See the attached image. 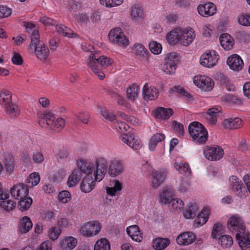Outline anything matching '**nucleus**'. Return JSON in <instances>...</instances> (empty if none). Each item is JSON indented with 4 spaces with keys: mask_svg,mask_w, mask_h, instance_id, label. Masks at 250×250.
Returning a JSON list of instances; mask_svg holds the SVG:
<instances>
[{
    "mask_svg": "<svg viewBox=\"0 0 250 250\" xmlns=\"http://www.w3.org/2000/svg\"><path fill=\"white\" fill-rule=\"evenodd\" d=\"M32 159L34 163L41 164L44 160V156L42 152L35 151L33 153Z\"/></svg>",
    "mask_w": 250,
    "mask_h": 250,
    "instance_id": "774afa93",
    "label": "nucleus"
},
{
    "mask_svg": "<svg viewBox=\"0 0 250 250\" xmlns=\"http://www.w3.org/2000/svg\"><path fill=\"white\" fill-rule=\"evenodd\" d=\"M77 168L81 171V174H85V176H94V164L90 161L84 159H80L76 162Z\"/></svg>",
    "mask_w": 250,
    "mask_h": 250,
    "instance_id": "4468645a",
    "label": "nucleus"
},
{
    "mask_svg": "<svg viewBox=\"0 0 250 250\" xmlns=\"http://www.w3.org/2000/svg\"><path fill=\"white\" fill-rule=\"evenodd\" d=\"M221 110L222 108L220 106L210 108L208 110L206 114V117L210 124L212 125L216 124L217 119L222 115Z\"/></svg>",
    "mask_w": 250,
    "mask_h": 250,
    "instance_id": "5701e85b",
    "label": "nucleus"
},
{
    "mask_svg": "<svg viewBox=\"0 0 250 250\" xmlns=\"http://www.w3.org/2000/svg\"><path fill=\"white\" fill-rule=\"evenodd\" d=\"M99 61L100 65L103 67H107L113 63L112 59L105 56H100L99 55Z\"/></svg>",
    "mask_w": 250,
    "mask_h": 250,
    "instance_id": "13d9d810",
    "label": "nucleus"
},
{
    "mask_svg": "<svg viewBox=\"0 0 250 250\" xmlns=\"http://www.w3.org/2000/svg\"><path fill=\"white\" fill-rule=\"evenodd\" d=\"M205 157L210 161H217L221 159L224 156L223 149L219 146L210 147L207 146L204 150Z\"/></svg>",
    "mask_w": 250,
    "mask_h": 250,
    "instance_id": "dca6fc26",
    "label": "nucleus"
},
{
    "mask_svg": "<svg viewBox=\"0 0 250 250\" xmlns=\"http://www.w3.org/2000/svg\"><path fill=\"white\" fill-rule=\"evenodd\" d=\"M170 244V241L167 238L157 237L153 239L152 246L155 250H164Z\"/></svg>",
    "mask_w": 250,
    "mask_h": 250,
    "instance_id": "f704fd0d",
    "label": "nucleus"
},
{
    "mask_svg": "<svg viewBox=\"0 0 250 250\" xmlns=\"http://www.w3.org/2000/svg\"><path fill=\"white\" fill-rule=\"evenodd\" d=\"M167 171L165 169L153 171L151 174V187L155 189L158 188L165 181Z\"/></svg>",
    "mask_w": 250,
    "mask_h": 250,
    "instance_id": "2eb2a0df",
    "label": "nucleus"
},
{
    "mask_svg": "<svg viewBox=\"0 0 250 250\" xmlns=\"http://www.w3.org/2000/svg\"><path fill=\"white\" fill-rule=\"evenodd\" d=\"M58 197L59 201L62 203H66L71 199L70 193L67 190H63L60 192Z\"/></svg>",
    "mask_w": 250,
    "mask_h": 250,
    "instance_id": "052dcab7",
    "label": "nucleus"
},
{
    "mask_svg": "<svg viewBox=\"0 0 250 250\" xmlns=\"http://www.w3.org/2000/svg\"><path fill=\"white\" fill-rule=\"evenodd\" d=\"M178 62V57L176 53L172 52L167 54L164 60V71L167 74L174 73Z\"/></svg>",
    "mask_w": 250,
    "mask_h": 250,
    "instance_id": "9b49d317",
    "label": "nucleus"
},
{
    "mask_svg": "<svg viewBox=\"0 0 250 250\" xmlns=\"http://www.w3.org/2000/svg\"><path fill=\"white\" fill-rule=\"evenodd\" d=\"M195 236L191 232H185L179 235L176 239L177 243L180 245H188L195 240Z\"/></svg>",
    "mask_w": 250,
    "mask_h": 250,
    "instance_id": "c85d7f7f",
    "label": "nucleus"
},
{
    "mask_svg": "<svg viewBox=\"0 0 250 250\" xmlns=\"http://www.w3.org/2000/svg\"><path fill=\"white\" fill-rule=\"evenodd\" d=\"M140 87L136 84L129 85L126 89L127 98L131 101H135L139 95Z\"/></svg>",
    "mask_w": 250,
    "mask_h": 250,
    "instance_id": "58836bf2",
    "label": "nucleus"
},
{
    "mask_svg": "<svg viewBox=\"0 0 250 250\" xmlns=\"http://www.w3.org/2000/svg\"><path fill=\"white\" fill-rule=\"evenodd\" d=\"M32 222L28 216H25L19 221L18 228L21 233H26L32 228Z\"/></svg>",
    "mask_w": 250,
    "mask_h": 250,
    "instance_id": "2f4dec72",
    "label": "nucleus"
},
{
    "mask_svg": "<svg viewBox=\"0 0 250 250\" xmlns=\"http://www.w3.org/2000/svg\"><path fill=\"white\" fill-rule=\"evenodd\" d=\"M196 37L195 32L191 28H176L168 32L166 36L167 41L170 44L179 43L184 46H188Z\"/></svg>",
    "mask_w": 250,
    "mask_h": 250,
    "instance_id": "f257e3e1",
    "label": "nucleus"
},
{
    "mask_svg": "<svg viewBox=\"0 0 250 250\" xmlns=\"http://www.w3.org/2000/svg\"><path fill=\"white\" fill-rule=\"evenodd\" d=\"M133 51L135 54L147 63H149L151 62L150 57L148 56V52L143 44H135L133 47Z\"/></svg>",
    "mask_w": 250,
    "mask_h": 250,
    "instance_id": "412c9836",
    "label": "nucleus"
},
{
    "mask_svg": "<svg viewBox=\"0 0 250 250\" xmlns=\"http://www.w3.org/2000/svg\"><path fill=\"white\" fill-rule=\"evenodd\" d=\"M110 243L108 239L102 238L98 240L94 244V250H110Z\"/></svg>",
    "mask_w": 250,
    "mask_h": 250,
    "instance_id": "a19ab883",
    "label": "nucleus"
},
{
    "mask_svg": "<svg viewBox=\"0 0 250 250\" xmlns=\"http://www.w3.org/2000/svg\"><path fill=\"white\" fill-rule=\"evenodd\" d=\"M40 176L38 173L33 172L29 175L25 181V183L28 187L36 186L40 182Z\"/></svg>",
    "mask_w": 250,
    "mask_h": 250,
    "instance_id": "37998d69",
    "label": "nucleus"
},
{
    "mask_svg": "<svg viewBox=\"0 0 250 250\" xmlns=\"http://www.w3.org/2000/svg\"><path fill=\"white\" fill-rule=\"evenodd\" d=\"M120 139L133 149H139L142 146L141 141L133 132L122 134Z\"/></svg>",
    "mask_w": 250,
    "mask_h": 250,
    "instance_id": "f8f14e48",
    "label": "nucleus"
},
{
    "mask_svg": "<svg viewBox=\"0 0 250 250\" xmlns=\"http://www.w3.org/2000/svg\"><path fill=\"white\" fill-rule=\"evenodd\" d=\"M198 209L199 208L197 204H190L184 211V216L187 219H191L196 215Z\"/></svg>",
    "mask_w": 250,
    "mask_h": 250,
    "instance_id": "ea45409f",
    "label": "nucleus"
},
{
    "mask_svg": "<svg viewBox=\"0 0 250 250\" xmlns=\"http://www.w3.org/2000/svg\"><path fill=\"white\" fill-rule=\"evenodd\" d=\"M94 176H85L80 185L81 190L84 193L90 192L95 186Z\"/></svg>",
    "mask_w": 250,
    "mask_h": 250,
    "instance_id": "393cba45",
    "label": "nucleus"
},
{
    "mask_svg": "<svg viewBox=\"0 0 250 250\" xmlns=\"http://www.w3.org/2000/svg\"><path fill=\"white\" fill-rule=\"evenodd\" d=\"M78 243L76 238L73 236H64L61 238L60 245L62 250H72Z\"/></svg>",
    "mask_w": 250,
    "mask_h": 250,
    "instance_id": "6ab92c4d",
    "label": "nucleus"
},
{
    "mask_svg": "<svg viewBox=\"0 0 250 250\" xmlns=\"http://www.w3.org/2000/svg\"><path fill=\"white\" fill-rule=\"evenodd\" d=\"M113 125L116 129L120 132H124L125 131H126L128 127V125L125 122H119L116 120L114 121Z\"/></svg>",
    "mask_w": 250,
    "mask_h": 250,
    "instance_id": "0e129e2a",
    "label": "nucleus"
},
{
    "mask_svg": "<svg viewBox=\"0 0 250 250\" xmlns=\"http://www.w3.org/2000/svg\"><path fill=\"white\" fill-rule=\"evenodd\" d=\"M31 43L30 44V47L31 49L34 46H36L37 45L42 43L40 42V35L38 31L37 30L34 29L32 32L31 36Z\"/></svg>",
    "mask_w": 250,
    "mask_h": 250,
    "instance_id": "6e6d98bb",
    "label": "nucleus"
},
{
    "mask_svg": "<svg viewBox=\"0 0 250 250\" xmlns=\"http://www.w3.org/2000/svg\"><path fill=\"white\" fill-rule=\"evenodd\" d=\"M174 167L176 170L185 176H188L191 174V170L189 165L187 163L175 162Z\"/></svg>",
    "mask_w": 250,
    "mask_h": 250,
    "instance_id": "e433bc0d",
    "label": "nucleus"
},
{
    "mask_svg": "<svg viewBox=\"0 0 250 250\" xmlns=\"http://www.w3.org/2000/svg\"><path fill=\"white\" fill-rule=\"evenodd\" d=\"M126 232L131 239L136 242L140 243L143 240L142 233L137 225H132L126 228Z\"/></svg>",
    "mask_w": 250,
    "mask_h": 250,
    "instance_id": "b1692460",
    "label": "nucleus"
},
{
    "mask_svg": "<svg viewBox=\"0 0 250 250\" xmlns=\"http://www.w3.org/2000/svg\"><path fill=\"white\" fill-rule=\"evenodd\" d=\"M132 21L136 23H140L144 18V12L141 7L138 5H134L130 10Z\"/></svg>",
    "mask_w": 250,
    "mask_h": 250,
    "instance_id": "bb28decb",
    "label": "nucleus"
},
{
    "mask_svg": "<svg viewBox=\"0 0 250 250\" xmlns=\"http://www.w3.org/2000/svg\"><path fill=\"white\" fill-rule=\"evenodd\" d=\"M101 224L97 220L82 223L79 228L80 234L84 237L90 238L97 235L102 229Z\"/></svg>",
    "mask_w": 250,
    "mask_h": 250,
    "instance_id": "7ed1b4c3",
    "label": "nucleus"
},
{
    "mask_svg": "<svg viewBox=\"0 0 250 250\" xmlns=\"http://www.w3.org/2000/svg\"><path fill=\"white\" fill-rule=\"evenodd\" d=\"M173 196V191L171 188H165L160 192L158 200L161 205H166Z\"/></svg>",
    "mask_w": 250,
    "mask_h": 250,
    "instance_id": "c756f323",
    "label": "nucleus"
},
{
    "mask_svg": "<svg viewBox=\"0 0 250 250\" xmlns=\"http://www.w3.org/2000/svg\"><path fill=\"white\" fill-rule=\"evenodd\" d=\"M124 171V166L122 160L118 158L111 159L108 163L107 173L111 177H116Z\"/></svg>",
    "mask_w": 250,
    "mask_h": 250,
    "instance_id": "1a4fd4ad",
    "label": "nucleus"
},
{
    "mask_svg": "<svg viewBox=\"0 0 250 250\" xmlns=\"http://www.w3.org/2000/svg\"><path fill=\"white\" fill-rule=\"evenodd\" d=\"M4 107L7 114L13 117H15L20 114V110L17 105L10 104Z\"/></svg>",
    "mask_w": 250,
    "mask_h": 250,
    "instance_id": "603ef678",
    "label": "nucleus"
},
{
    "mask_svg": "<svg viewBox=\"0 0 250 250\" xmlns=\"http://www.w3.org/2000/svg\"><path fill=\"white\" fill-rule=\"evenodd\" d=\"M20 199V201L18 204V208L21 211L28 210L32 203V199L30 197Z\"/></svg>",
    "mask_w": 250,
    "mask_h": 250,
    "instance_id": "a18cd8bd",
    "label": "nucleus"
},
{
    "mask_svg": "<svg viewBox=\"0 0 250 250\" xmlns=\"http://www.w3.org/2000/svg\"><path fill=\"white\" fill-rule=\"evenodd\" d=\"M149 47L150 50L154 54H159L162 51V47L161 44L155 41L151 42L149 43Z\"/></svg>",
    "mask_w": 250,
    "mask_h": 250,
    "instance_id": "4d7b16f0",
    "label": "nucleus"
},
{
    "mask_svg": "<svg viewBox=\"0 0 250 250\" xmlns=\"http://www.w3.org/2000/svg\"><path fill=\"white\" fill-rule=\"evenodd\" d=\"M199 14L202 16L208 17L213 15L216 11V6L211 2L199 5L197 7Z\"/></svg>",
    "mask_w": 250,
    "mask_h": 250,
    "instance_id": "a211bd4d",
    "label": "nucleus"
},
{
    "mask_svg": "<svg viewBox=\"0 0 250 250\" xmlns=\"http://www.w3.org/2000/svg\"><path fill=\"white\" fill-rule=\"evenodd\" d=\"M56 29L59 34H62L63 36L73 37L75 34L70 29L62 24L57 25Z\"/></svg>",
    "mask_w": 250,
    "mask_h": 250,
    "instance_id": "de8ad7c7",
    "label": "nucleus"
},
{
    "mask_svg": "<svg viewBox=\"0 0 250 250\" xmlns=\"http://www.w3.org/2000/svg\"><path fill=\"white\" fill-rule=\"evenodd\" d=\"M32 48L34 49L35 55L39 59L42 61H45L47 60L49 51L44 44L42 43Z\"/></svg>",
    "mask_w": 250,
    "mask_h": 250,
    "instance_id": "cd10ccee",
    "label": "nucleus"
},
{
    "mask_svg": "<svg viewBox=\"0 0 250 250\" xmlns=\"http://www.w3.org/2000/svg\"><path fill=\"white\" fill-rule=\"evenodd\" d=\"M101 114L106 120L111 122H114L116 120L115 116L111 112L104 109H101Z\"/></svg>",
    "mask_w": 250,
    "mask_h": 250,
    "instance_id": "e2e57ef3",
    "label": "nucleus"
},
{
    "mask_svg": "<svg viewBox=\"0 0 250 250\" xmlns=\"http://www.w3.org/2000/svg\"><path fill=\"white\" fill-rule=\"evenodd\" d=\"M109 41L122 47H126L129 43L122 30L119 27L111 30L108 34Z\"/></svg>",
    "mask_w": 250,
    "mask_h": 250,
    "instance_id": "20e7f679",
    "label": "nucleus"
},
{
    "mask_svg": "<svg viewBox=\"0 0 250 250\" xmlns=\"http://www.w3.org/2000/svg\"><path fill=\"white\" fill-rule=\"evenodd\" d=\"M227 227L232 232H236V234L244 233L245 231V226L242 217L238 214L231 215L228 220Z\"/></svg>",
    "mask_w": 250,
    "mask_h": 250,
    "instance_id": "39448f33",
    "label": "nucleus"
},
{
    "mask_svg": "<svg viewBox=\"0 0 250 250\" xmlns=\"http://www.w3.org/2000/svg\"><path fill=\"white\" fill-rule=\"evenodd\" d=\"M235 237L239 245L242 250H250V234L245 231L244 233L236 234Z\"/></svg>",
    "mask_w": 250,
    "mask_h": 250,
    "instance_id": "aec40b11",
    "label": "nucleus"
},
{
    "mask_svg": "<svg viewBox=\"0 0 250 250\" xmlns=\"http://www.w3.org/2000/svg\"><path fill=\"white\" fill-rule=\"evenodd\" d=\"M173 128L178 136H182L184 134V128L183 125L176 121L172 123Z\"/></svg>",
    "mask_w": 250,
    "mask_h": 250,
    "instance_id": "69168bd1",
    "label": "nucleus"
},
{
    "mask_svg": "<svg viewBox=\"0 0 250 250\" xmlns=\"http://www.w3.org/2000/svg\"><path fill=\"white\" fill-rule=\"evenodd\" d=\"M219 56L214 50H208L203 53L200 58V63L203 66L212 68L217 64Z\"/></svg>",
    "mask_w": 250,
    "mask_h": 250,
    "instance_id": "0eeeda50",
    "label": "nucleus"
},
{
    "mask_svg": "<svg viewBox=\"0 0 250 250\" xmlns=\"http://www.w3.org/2000/svg\"><path fill=\"white\" fill-rule=\"evenodd\" d=\"M209 215V209L207 208L203 209L194 221L195 227L198 228L205 224L208 220Z\"/></svg>",
    "mask_w": 250,
    "mask_h": 250,
    "instance_id": "c9c22d12",
    "label": "nucleus"
},
{
    "mask_svg": "<svg viewBox=\"0 0 250 250\" xmlns=\"http://www.w3.org/2000/svg\"><path fill=\"white\" fill-rule=\"evenodd\" d=\"M143 95L144 98L146 100H153L158 96V90L154 86H149L147 83H146L143 88Z\"/></svg>",
    "mask_w": 250,
    "mask_h": 250,
    "instance_id": "a878e982",
    "label": "nucleus"
},
{
    "mask_svg": "<svg viewBox=\"0 0 250 250\" xmlns=\"http://www.w3.org/2000/svg\"><path fill=\"white\" fill-rule=\"evenodd\" d=\"M15 162L14 158L10 156H7L4 161V167L6 171L11 173L15 168Z\"/></svg>",
    "mask_w": 250,
    "mask_h": 250,
    "instance_id": "49530a36",
    "label": "nucleus"
},
{
    "mask_svg": "<svg viewBox=\"0 0 250 250\" xmlns=\"http://www.w3.org/2000/svg\"><path fill=\"white\" fill-rule=\"evenodd\" d=\"M172 90L180 94L188 102L190 103L193 102V98L192 96L186 92L182 87L179 86H175L173 88Z\"/></svg>",
    "mask_w": 250,
    "mask_h": 250,
    "instance_id": "09e8293b",
    "label": "nucleus"
},
{
    "mask_svg": "<svg viewBox=\"0 0 250 250\" xmlns=\"http://www.w3.org/2000/svg\"><path fill=\"white\" fill-rule=\"evenodd\" d=\"M169 207L174 210L181 209L184 208V203L182 200L178 198L171 199L169 202Z\"/></svg>",
    "mask_w": 250,
    "mask_h": 250,
    "instance_id": "5fc2aeb1",
    "label": "nucleus"
},
{
    "mask_svg": "<svg viewBox=\"0 0 250 250\" xmlns=\"http://www.w3.org/2000/svg\"><path fill=\"white\" fill-rule=\"evenodd\" d=\"M0 104L4 106L11 104V95L8 90L3 89L0 91Z\"/></svg>",
    "mask_w": 250,
    "mask_h": 250,
    "instance_id": "c03bdc74",
    "label": "nucleus"
},
{
    "mask_svg": "<svg viewBox=\"0 0 250 250\" xmlns=\"http://www.w3.org/2000/svg\"><path fill=\"white\" fill-rule=\"evenodd\" d=\"M99 54L91 53L87 59V65L89 68L92 71L101 79H103L105 75L99 68L100 62L99 61Z\"/></svg>",
    "mask_w": 250,
    "mask_h": 250,
    "instance_id": "ddd939ff",
    "label": "nucleus"
},
{
    "mask_svg": "<svg viewBox=\"0 0 250 250\" xmlns=\"http://www.w3.org/2000/svg\"><path fill=\"white\" fill-rule=\"evenodd\" d=\"M229 186L235 194L240 198H244L248 195V191L241 181L236 176L232 175L229 179Z\"/></svg>",
    "mask_w": 250,
    "mask_h": 250,
    "instance_id": "6e6552de",
    "label": "nucleus"
},
{
    "mask_svg": "<svg viewBox=\"0 0 250 250\" xmlns=\"http://www.w3.org/2000/svg\"><path fill=\"white\" fill-rule=\"evenodd\" d=\"M61 233V229L56 227H51L48 231L49 238L53 241L57 239Z\"/></svg>",
    "mask_w": 250,
    "mask_h": 250,
    "instance_id": "3c124183",
    "label": "nucleus"
},
{
    "mask_svg": "<svg viewBox=\"0 0 250 250\" xmlns=\"http://www.w3.org/2000/svg\"><path fill=\"white\" fill-rule=\"evenodd\" d=\"M16 203L11 200L0 201V207L6 211H10L16 207Z\"/></svg>",
    "mask_w": 250,
    "mask_h": 250,
    "instance_id": "864d4df0",
    "label": "nucleus"
},
{
    "mask_svg": "<svg viewBox=\"0 0 250 250\" xmlns=\"http://www.w3.org/2000/svg\"><path fill=\"white\" fill-rule=\"evenodd\" d=\"M82 175L79 170L75 169L69 176L67 185L69 187L76 186L81 179Z\"/></svg>",
    "mask_w": 250,
    "mask_h": 250,
    "instance_id": "4c0bfd02",
    "label": "nucleus"
},
{
    "mask_svg": "<svg viewBox=\"0 0 250 250\" xmlns=\"http://www.w3.org/2000/svg\"><path fill=\"white\" fill-rule=\"evenodd\" d=\"M173 113V110L170 108H166L160 107L155 110L154 115L158 119L167 120Z\"/></svg>",
    "mask_w": 250,
    "mask_h": 250,
    "instance_id": "473e14b6",
    "label": "nucleus"
},
{
    "mask_svg": "<svg viewBox=\"0 0 250 250\" xmlns=\"http://www.w3.org/2000/svg\"><path fill=\"white\" fill-rule=\"evenodd\" d=\"M219 243L223 248H229L233 244V239L228 235H224L220 236Z\"/></svg>",
    "mask_w": 250,
    "mask_h": 250,
    "instance_id": "8fccbe9b",
    "label": "nucleus"
},
{
    "mask_svg": "<svg viewBox=\"0 0 250 250\" xmlns=\"http://www.w3.org/2000/svg\"><path fill=\"white\" fill-rule=\"evenodd\" d=\"M165 138V135L163 133H156L154 134L150 139L149 143V148L150 150L153 151L157 144L162 142Z\"/></svg>",
    "mask_w": 250,
    "mask_h": 250,
    "instance_id": "79ce46f5",
    "label": "nucleus"
},
{
    "mask_svg": "<svg viewBox=\"0 0 250 250\" xmlns=\"http://www.w3.org/2000/svg\"><path fill=\"white\" fill-rule=\"evenodd\" d=\"M222 47L226 50L231 49L234 44L233 38L227 33L222 34L219 37Z\"/></svg>",
    "mask_w": 250,
    "mask_h": 250,
    "instance_id": "7c9ffc66",
    "label": "nucleus"
},
{
    "mask_svg": "<svg viewBox=\"0 0 250 250\" xmlns=\"http://www.w3.org/2000/svg\"><path fill=\"white\" fill-rule=\"evenodd\" d=\"M193 81L198 87L205 91H210L214 85L213 81L206 75L195 76Z\"/></svg>",
    "mask_w": 250,
    "mask_h": 250,
    "instance_id": "9d476101",
    "label": "nucleus"
},
{
    "mask_svg": "<svg viewBox=\"0 0 250 250\" xmlns=\"http://www.w3.org/2000/svg\"><path fill=\"white\" fill-rule=\"evenodd\" d=\"M101 3L106 7H115L121 5L123 0H100Z\"/></svg>",
    "mask_w": 250,
    "mask_h": 250,
    "instance_id": "bf43d9fd",
    "label": "nucleus"
},
{
    "mask_svg": "<svg viewBox=\"0 0 250 250\" xmlns=\"http://www.w3.org/2000/svg\"><path fill=\"white\" fill-rule=\"evenodd\" d=\"M227 63L231 69L235 71L242 69L244 64L242 59L237 54L229 57L227 60Z\"/></svg>",
    "mask_w": 250,
    "mask_h": 250,
    "instance_id": "4be33fe9",
    "label": "nucleus"
},
{
    "mask_svg": "<svg viewBox=\"0 0 250 250\" xmlns=\"http://www.w3.org/2000/svg\"><path fill=\"white\" fill-rule=\"evenodd\" d=\"M223 101L226 102L232 103L236 104H241L242 101L234 96L227 95L224 98Z\"/></svg>",
    "mask_w": 250,
    "mask_h": 250,
    "instance_id": "338daca9",
    "label": "nucleus"
},
{
    "mask_svg": "<svg viewBox=\"0 0 250 250\" xmlns=\"http://www.w3.org/2000/svg\"><path fill=\"white\" fill-rule=\"evenodd\" d=\"M10 192L14 198L19 199L25 198L28 194V190L24 184L17 183L11 188Z\"/></svg>",
    "mask_w": 250,
    "mask_h": 250,
    "instance_id": "f3484780",
    "label": "nucleus"
},
{
    "mask_svg": "<svg viewBox=\"0 0 250 250\" xmlns=\"http://www.w3.org/2000/svg\"><path fill=\"white\" fill-rule=\"evenodd\" d=\"M240 24L244 26H250V15L244 14L240 16L238 19Z\"/></svg>",
    "mask_w": 250,
    "mask_h": 250,
    "instance_id": "680f3d73",
    "label": "nucleus"
},
{
    "mask_svg": "<svg viewBox=\"0 0 250 250\" xmlns=\"http://www.w3.org/2000/svg\"><path fill=\"white\" fill-rule=\"evenodd\" d=\"M188 131L192 140L197 144H203L208 139V131L200 123L194 122L190 124Z\"/></svg>",
    "mask_w": 250,
    "mask_h": 250,
    "instance_id": "f03ea898",
    "label": "nucleus"
},
{
    "mask_svg": "<svg viewBox=\"0 0 250 250\" xmlns=\"http://www.w3.org/2000/svg\"><path fill=\"white\" fill-rule=\"evenodd\" d=\"M243 122L239 118H230L223 121L224 127L228 129H236L242 126Z\"/></svg>",
    "mask_w": 250,
    "mask_h": 250,
    "instance_id": "72a5a7b5",
    "label": "nucleus"
},
{
    "mask_svg": "<svg viewBox=\"0 0 250 250\" xmlns=\"http://www.w3.org/2000/svg\"><path fill=\"white\" fill-rule=\"evenodd\" d=\"M94 164L93 175L96 181H101L104 177L108 170V164L107 160L103 157L96 159Z\"/></svg>",
    "mask_w": 250,
    "mask_h": 250,
    "instance_id": "423d86ee",
    "label": "nucleus"
}]
</instances>
